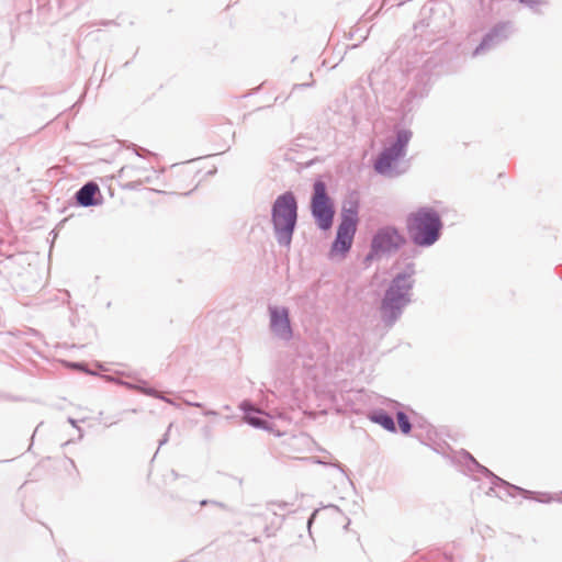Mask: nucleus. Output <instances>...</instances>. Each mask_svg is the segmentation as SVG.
Listing matches in <instances>:
<instances>
[{
	"label": "nucleus",
	"instance_id": "1",
	"mask_svg": "<svg viewBox=\"0 0 562 562\" xmlns=\"http://www.w3.org/2000/svg\"><path fill=\"white\" fill-rule=\"evenodd\" d=\"M440 227L439 216L427 209L418 210L407 217V232L417 245L434 244L438 239Z\"/></svg>",
	"mask_w": 562,
	"mask_h": 562
},
{
	"label": "nucleus",
	"instance_id": "2",
	"mask_svg": "<svg viewBox=\"0 0 562 562\" xmlns=\"http://www.w3.org/2000/svg\"><path fill=\"white\" fill-rule=\"evenodd\" d=\"M413 268L405 273L397 274L386 290L382 301L381 311L387 318H394L397 312L409 302L408 292L413 286Z\"/></svg>",
	"mask_w": 562,
	"mask_h": 562
},
{
	"label": "nucleus",
	"instance_id": "3",
	"mask_svg": "<svg viewBox=\"0 0 562 562\" xmlns=\"http://www.w3.org/2000/svg\"><path fill=\"white\" fill-rule=\"evenodd\" d=\"M272 221L279 239L289 244L296 222V201L292 193L286 192L276 200Z\"/></svg>",
	"mask_w": 562,
	"mask_h": 562
},
{
	"label": "nucleus",
	"instance_id": "4",
	"mask_svg": "<svg viewBox=\"0 0 562 562\" xmlns=\"http://www.w3.org/2000/svg\"><path fill=\"white\" fill-rule=\"evenodd\" d=\"M170 193L188 194L199 184V171L190 165L173 166L166 175Z\"/></svg>",
	"mask_w": 562,
	"mask_h": 562
},
{
	"label": "nucleus",
	"instance_id": "5",
	"mask_svg": "<svg viewBox=\"0 0 562 562\" xmlns=\"http://www.w3.org/2000/svg\"><path fill=\"white\" fill-rule=\"evenodd\" d=\"M312 213L318 226L322 229L330 228L334 218V206L326 193V186L323 181L314 183V194L312 199Z\"/></svg>",
	"mask_w": 562,
	"mask_h": 562
},
{
	"label": "nucleus",
	"instance_id": "6",
	"mask_svg": "<svg viewBox=\"0 0 562 562\" xmlns=\"http://www.w3.org/2000/svg\"><path fill=\"white\" fill-rule=\"evenodd\" d=\"M357 205L345 209L341 223L338 226L336 240L331 247V252L345 254L350 249L357 229Z\"/></svg>",
	"mask_w": 562,
	"mask_h": 562
},
{
	"label": "nucleus",
	"instance_id": "7",
	"mask_svg": "<svg viewBox=\"0 0 562 562\" xmlns=\"http://www.w3.org/2000/svg\"><path fill=\"white\" fill-rule=\"evenodd\" d=\"M405 241V237L396 228L383 227L374 235L372 249L375 252H390L401 248Z\"/></svg>",
	"mask_w": 562,
	"mask_h": 562
},
{
	"label": "nucleus",
	"instance_id": "8",
	"mask_svg": "<svg viewBox=\"0 0 562 562\" xmlns=\"http://www.w3.org/2000/svg\"><path fill=\"white\" fill-rule=\"evenodd\" d=\"M408 139L409 135L407 133H400L395 144L381 153L374 164L379 173H385L391 169L393 162L403 154Z\"/></svg>",
	"mask_w": 562,
	"mask_h": 562
},
{
	"label": "nucleus",
	"instance_id": "9",
	"mask_svg": "<svg viewBox=\"0 0 562 562\" xmlns=\"http://www.w3.org/2000/svg\"><path fill=\"white\" fill-rule=\"evenodd\" d=\"M271 328L282 338L291 336L290 321L285 308H271Z\"/></svg>",
	"mask_w": 562,
	"mask_h": 562
},
{
	"label": "nucleus",
	"instance_id": "10",
	"mask_svg": "<svg viewBox=\"0 0 562 562\" xmlns=\"http://www.w3.org/2000/svg\"><path fill=\"white\" fill-rule=\"evenodd\" d=\"M99 191V188L95 183L89 182L85 184L77 192V201L82 206H90L94 204V195Z\"/></svg>",
	"mask_w": 562,
	"mask_h": 562
},
{
	"label": "nucleus",
	"instance_id": "11",
	"mask_svg": "<svg viewBox=\"0 0 562 562\" xmlns=\"http://www.w3.org/2000/svg\"><path fill=\"white\" fill-rule=\"evenodd\" d=\"M396 417L401 431L408 434L411 431V423L407 416L403 412H398Z\"/></svg>",
	"mask_w": 562,
	"mask_h": 562
},
{
	"label": "nucleus",
	"instance_id": "12",
	"mask_svg": "<svg viewBox=\"0 0 562 562\" xmlns=\"http://www.w3.org/2000/svg\"><path fill=\"white\" fill-rule=\"evenodd\" d=\"M375 422H378L382 427H384L387 430H391V431L395 430V425H394L393 418L390 417L389 415H379L375 418Z\"/></svg>",
	"mask_w": 562,
	"mask_h": 562
},
{
	"label": "nucleus",
	"instance_id": "13",
	"mask_svg": "<svg viewBox=\"0 0 562 562\" xmlns=\"http://www.w3.org/2000/svg\"><path fill=\"white\" fill-rule=\"evenodd\" d=\"M247 419L248 422L254 425V426H261L263 423L257 418V417H251V416H247Z\"/></svg>",
	"mask_w": 562,
	"mask_h": 562
},
{
	"label": "nucleus",
	"instance_id": "14",
	"mask_svg": "<svg viewBox=\"0 0 562 562\" xmlns=\"http://www.w3.org/2000/svg\"><path fill=\"white\" fill-rule=\"evenodd\" d=\"M144 393L148 394V395H155L156 392L154 390H145Z\"/></svg>",
	"mask_w": 562,
	"mask_h": 562
}]
</instances>
